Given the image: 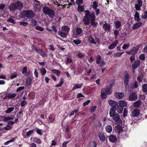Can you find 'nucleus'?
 <instances>
[{
  "label": "nucleus",
  "mask_w": 147,
  "mask_h": 147,
  "mask_svg": "<svg viewBox=\"0 0 147 147\" xmlns=\"http://www.w3.org/2000/svg\"><path fill=\"white\" fill-rule=\"evenodd\" d=\"M142 89L144 93H146L147 92V84H144L142 85Z\"/></svg>",
  "instance_id": "nucleus-36"
},
{
  "label": "nucleus",
  "mask_w": 147,
  "mask_h": 147,
  "mask_svg": "<svg viewBox=\"0 0 147 147\" xmlns=\"http://www.w3.org/2000/svg\"><path fill=\"white\" fill-rule=\"evenodd\" d=\"M34 141L36 143L38 144H40L42 143V142L40 139L36 138L34 139Z\"/></svg>",
  "instance_id": "nucleus-48"
},
{
  "label": "nucleus",
  "mask_w": 147,
  "mask_h": 147,
  "mask_svg": "<svg viewBox=\"0 0 147 147\" xmlns=\"http://www.w3.org/2000/svg\"><path fill=\"white\" fill-rule=\"evenodd\" d=\"M109 140L110 142H114L117 141V138L115 136L111 135L109 136Z\"/></svg>",
  "instance_id": "nucleus-21"
},
{
  "label": "nucleus",
  "mask_w": 147,
  "mask_h": 147,
  "mask_svg": "<svg viewBox=\"0 0 147 147\" xmlns=\"http://www.w3.org/2000/svg\"><path fill=\"white\" fill-rule=\"evenodd\" d=\"M142 25V22H138L134 24L132 27V28L133 30H135L140 28Z\"/></svg>",
  "instance_id": "nucleus-15"
},
{
  "label": "nucleus",
  "mask_w": 147,
  "mask_h": 147,
  "mask_svg": "<svg viewBox=\"0 0 147 147\" xmlns=\"http://www.w3.org/2000/svg\"><path fill=\"white\" fill-rule=\"evenodd\" d=\"M140 111L139 109H134L132 112V116L133 117H137L139 116Z\"/></svg>",
  "instance_id": "nucleus-13"
},
{
  "label": "nucleus",
  "mask_w": 147,
  "mask_h": 147,
  "mask_svg": "<svg viewBox=\"0 0 147 147\" xmlns=\"http://www.w3.org/2000/svg\"><path fill=\"white\" fill-rule=\"evenodd\" d=\"M124 52L122 53L118 52L114 54L113 55L114 57H120L121 56V55L124 53Z\"/></svg>",
  "instance_id": "nucleus-43"
},
{
  "label": "nucleus",
  "mask_w": 147,
  "mask_h": 147,
  "mask_svg": "<svg viewBox=\"0 0 147 147\" xmlns=\"http://www.w3.org/2000/svg\"><path fill=\"white\" fill-rule=\"evenodd\" d=\"M9 7L11 11H13L17 9L15 3L11 4L9 5Z\"/></svg>",
  "instance_id": "nucleus-22"
},
{
  "label": "nucleus",
  "mask_w": 147,
  "mask_h": 147,
  "mask_svg": "<svg viewBox=\"0 0 147 147\" xmlns=\"http://www.w3.org/2000/svg\"><path fill=\"white\" fill-rule=\"evenodd\" d=\"M76 55L80 58H82L84 56V54L80 52H77L76 54Z\"/></svg>",
  "instance_id": "nucleus-38"
},
{
  "label": "nucleus",
  "mask_w": 147,
  "mask_h": 147,
  "mask_svg": "<svg viewBox=\"0 0 147 147\" xmlns=\"http://www.w3.org/2000/svg\"><path fill=\"white\" fill-rule=\"evenodd\" d=\"M129 78V74L127 72H125L124 76V84L125 88L128 86Z\"/></svg>",
  "instance_id": "nucleus-8"
},
{
  "label": "nucleus",
  "mask_w": 147,
  "mask_h": 147,
  "mask_svg": "<svg viewBox=\"0 0 147 147\" xmlns=\"http://www.w3.org/2000/svg\"><path fill=\"white\" fill-rule=\"evenodd\" d=\"M21 15L22 18H26L30 19L33 18L35 13L33 11L31 10H23L21 12Z\"/></svg>",
  "instance_id": "nucleus-3"
},
{
  "label": "nucleus",
  "mask_w": 147,
  "mask_h": 147,
  "mask_svg": "<svg viewBox=\"0 0 147 147\" xmlns=\"http://www.w3.org/2000/svg\"><path fill=\"white\" fill-rule=\"evenodd\" d=\"M84 7L81 5H79L78 7V10L80 13L84 11Z\"/></svg>",
  "instance_id": "nucleus-34"
},
{
  "label": "nucleus",
  "mask_w": 147,
  "mask_h": 147,
  "mask_svg": "<svg viewBox=\"0 0 147 147\" xmlns=\"http://www.w3.org/2000/svg\"><path fill=\"white\" fill-rule=\"evenodd\" d=\"M14 109L13 107L9 108L5 111L6 113H9L12 111H13Z\"/></svg>",
  "instance_id": "nucleus-37"
},
{
  "label": "nucleus",
  "mask_w": 147,
  "mask_h": 147,
  "mask_svg": "<svg viewBox=\"0 0 147 147\" xmlns=\"http://www.w3.org/2000/svg\"><path fill=\"white\" fill-rule=\"evenodd\" d=\"M61 29V31H59L58 32L59 35L62 38L66 37L70 31V28L65 25L62 26Z\"/></svg>",
  "instance_id": "nucleus-2"
},
{
  "label": "nucleus",
  "mask_w": 147,
  "mask_h": 147,
  "mask_svg": "<svg viewBox=\"0 0 147 147\" xmlns=\"http://www.w3.org/2000/svg\"><path fill=\"white\" fill-rule=\"evenodd\" d=\"M142 17L144 19H145L147 17V11H145L144 14H142Z\"/></svg>",
  "instance_id": "nucleus-46"
},
{
  "label": "nucleus",
  "mask_w": 147,
  "mask_h": 147,
  "mask_svg": "<svg viewBox=\"0 0 147 147\" xmlns=\"http://www.w3.org/2000/svg\"><path fill=\"white\" fill-rule=\"evenodd\" d=\"M82 30L80 28H77L74 29L73 31V37L76 38L77 36L80 35L82 33Z\"/></svg>",
  "instance_id": "nucleus-7"
},
{
  "label": "nucleus",
  "mask_w": 147,
  "mask_h": 147,
  "mask_svg": "<svg viewBox=\"0 0 147 147\" xmlns=\"http://www.w3.org/2000/svg\"><path fill=\"white\" fill-rule=\"evenodd\" d=\"M114 24L115 25V28L116 29L119 28L121 26V22L119 21H115Z\"/></svg>",
  "instance_id": "nucleus-28"
},
{
  "label": "nucleus",
  "mask_w": 147,
  "mask_h": 147,
  "mask_svg": "<svg viewBox=\"0 0 147 147\" xmlns=\"http://www.w3.org/2000/svg\"><path fill=\"white\" fill-rule=\"evenodd\" d=\"M16 95V94L14 93H7L6 94V97H7V98H11L15 97Z\"/></svg>",
  "instance_id": "nucleus-30"
},
{
  "label": "nucleus",
  "mask_w": 147,
  "mask_h": 147,
  "mask_svg": "<svg viewBox=\"0 0 147 147\" xmlns=\"http://www.w3.org/2000/svg\"><path fill=\"white\" fill-rule=\"evenodd\" d=\"M140 61L139 60L136 61L132 65V68L133 69H135L139 65Z\"/></svg>",
  "instance_id": "nucleus-14"
},
{
  "label": "nucleus",
  "mask_w": 147,
  "mask_h": 147,
  "mask_svg": "<svg viewBox=\"0 0 147 147\" xmlns=\"http://www.w3.org/2000/svg\"><path fill=\"white\" fill-rule=\"evenodd\" d=\"M138 3L136 4L135 7L138 10H141V7L142 6V1L141 0H137Z\"/></svg>",
  "instance_id": "nucleus-10"
},
{
  "label": "nucleus",
  "mask_w": 147,
  "mask_h": 147,
  "mask_svg": "<svg viewBox=\"0 0 147 147\" xmlns=\"http://www.w3.org/2000/svg\"><path fill=\"white\" fill-rule=\"evenodd\" d=\"M117 111L119 113H121L123 111V108L121 107H118L117 109Z\"/></svg>",
  "instance_id": "nucleus-44"
},
{
  "label": "nucleus",
  "mask_w": 147,
  "mask_h": 147,
  "mask_svg": "<svg viewBox=\"0 0 147 147\" xmlns=\"http://www.w3.org/2000/svg\"><path fill=\"white\" fill-rule=\"evenodd\" d=\"M41 74L43 75H45L46 73V69L44 68L41 69Z\"/></svg>",
  "instance_id": "nucleus-55"
},
{
  "label": "nucleus",
  "mask_w": 147,
  "mask_h": 147,
  "mask_svg": "<svg viewBox=\"0 0 147 147\" xmlns=\"http://www.w3.org/2000/svg\"><path fill=\"white\" fill-rule=\"evenodd\" d=\"M78 111V110H75L72 111L70 113L69 115V117H71L72 115H73L74 113H76Z\"/></svg>",
  "instance_id": "nucleus-54"
},
{
  "label": "nucleus",
  "mask_w": 147,
  "mask_h": 147,
  "mask_svg": "<svg viewBox=\"0 0 147 147\" xmlns=\"http://www.w3.org/2000/svg\"><path fill=\"white\" fill-rule=\"evenodd\" d=\"M36 51L38 53L40 54L42 57H47V55L42 50H37Z\"/></svg>",
  "instance_id": "nucleus-26"
},
{
  "label": "nucleus",
  "mask_w": 147,
  "mask_h": 147,
  "mask_svg": "<svg viewBox=\"0 0 147 147\" xmlns=\"http://www.w3.org/2000/svg\"><path fill=\"white\" fill-rule=\"evenodd\" d=\"M100 140L102 141H104L105 140V138L103 134L102 133H100L98 134Z\"/></svg>",
  "instance_id": "nucleus-31"
},
{
  "label": "nucleus",
  "mask_w": 147,
  "mask_h": 147,
  "mask_svg": "<svg viewBox=\"0 0 147 147\" xmlns=\"http://www.w3.org/2000/svg\"><path fill=\"white\" fill-rule=\"evenodd\" d=\"M7 21L9 22H10L14 24H15L16 23L15 21L11 18H9L7 20Z\"/></svg>",
  "instance_id": "nucleus-52"
},
{
  "label": "nucleus",
  "mask_w": 147,
  "mask_h": 147,
  "mask_svg": "<svg viewBox=\"0 0 147 147\" xmlns=\"http://www.w3.org/2000/svg\"><path fill=\"white\" fill-rule=\"evenodd\" d=\"M115 132L118 135L120 134L123 131L122 126L119 125H117L115 127Z\"/></svg>",
  "instance_id": "nucleus-11"
},
{
  "label": "nucleus",
  "mask_w": 147,
  "mask_h": 147,
  "mask_svg": "<svg viewBox=\"0 0 147 147\" xmlns=\"http://www.w3.org/2000/svg\"><path fill=\"white\" fill-rule=\"evenodd\" d=\"M28 24V23L27 22H20V25L24 26H26Z\"/></svg>",
  "instance_id": "nucleus-60"
},
{
  "label": "nucleus",
  "mask_w": 147,
  "mask_h": 147,
  "mask_svg": "<svg viewBox=\"0 0 147 147\" xmlns=\"http://www.w3.org/2000/svg\"><path fill=\"white\" fill-rule=\"evenodd\" d=\"M112 93L111 89L110 88L108 87L107 89L103 88L101 91V97L102 98L104 99L106 97V94L110 95Z\"/></svg>",
  "instance_id": "nucleus-5"
},
{
  "label": "nucleus",
  "mask_w": 147,
  "mask_h": 147,
  "mask_svg": "<svg viewBox=\"0 0 147 147\" xmlns=\"http://www.w3.org/2000/svg\"><path fill=\"white\" fill-rule=\"evenodd\" d=\"M118 43V40H116L113 43L108 47V49H113L116 47Z\"/></svg>",
  "instance_id": "nucleus-17"
},
{
  "label": "nucleus",
  "mask_w": 147,
  "mask_h": 147,
  "mask_svg": "<svg viewBox=\"0 0 147 147\" xmlns=\"http://www.w3.org/2000/svg\"><path fill=\"white\" fill-rule=\"evenodd\" d=\"M98 5V4L96 2H94L93 3V5H92L94 9L97 8V7Z\"/></svg>",
  "instance_id": "nucleus-58"
},
{
  "label": "nucleus",
  "mask_w": 147,
  "mask_h": 147,
  "mask_svg": "<svg viewBox=\"0 0 147 147\" xmlns=\"http://www.w3.org/2000/svg\"><path fill=\"white\" fill-rule=\"evenodd\" d=\"M24 87H20L18 88L16 90V92H20L23 90L24 89Z\"/></svg>",
  "instance_id": "nucleus-63"
},
{
  "label": "nucleus",
  "mask_w": 147,
  "mask_h": 147,
  "mask_svg": "<svg viewBox=\"0 0 147 147\" xmlns=\"http://www.w3.org/2000/svg\"><path fill=\"white\" fill-rule=\"evenodd\" d=\"M0 118H1V120L4 121H7L12 120L13 118L11 117H5L4 116H0Z\"/></svg>",
  "instance_id": "nucleus-23"
},
{
  "label": "nucleus",
  "mask_w": 147,
  "mask_h": 147,
  "mask_svg": "<svg viewBox=\"0 0 147 147\" xmlns=\"http://www.w3.org/2000/svg\"><path fill=\"white\" fill-rule=\"evenodd\" d=\"M88 39L89 42L92 44H96V42L94 40L93 37L91 36H89L88 37Z\"/></svg>",
  "instance_id": "nucleus-24"
},
{
  "label": "nucleus",
  "mask_w": 147,
  "mask_h": 147,
  "mask_svg": "<svg viewBox=\"0 0 147 147\" xmlns=\"http://www.w3.org/2000/svg\"><path fill=\"white\" fill-rule=\"evenodd\" d=\"M103 28L106 31H109L111 28V26L107 23H105L102 26Z\"/></svg>",
  "instance_id": "nucleus-20"
},
{
  "label": "nucleus",
  "mask_w": 147,
  "mask_h": 147,
  "mask_svg": "<svg viewBox=\"0 0 147 147\" xmlns=\"http://www.w3.org/2000/svg\"><path fill=\"white\" fill-rule=\"evenodd\" d=\"M96 106H94L92 107H91L90 108V111L91 112H94L96 109Z\"/></svg>",
  "instance_id": "nucleus-49"
},
{
  "label": "nucleus",
  "mask_w": 147,
  "mask_h": 147,
  "mask_svg": "<svg viewBox=\"0 0 147 147\" xmlns=\"http://www.w3.org/2000/svg\"><path fill=\"white\" fill-rule=\"evenodd\" d=\"M139 58L142 61H144L145 59V56L144 54L140 55L139 56Z\"/></svg>",
  "instance_id": "nucleus-42"
},
{
  "label": "nucleus",
  "mask_w": 147,
  "mask_h": 147,
  "mask_svg": "<svg viewBox=\"0 0 147 147\" xmlns=\"http://www.w3.org/2000/svg\"><path fill=\"white\" fill-rule=\"evenodd\" d=\"M35 29L40 31H43L44 30L43 28L38 26H36Z\"/></svg>",
  "instance_id": "nucleus-57"
},
{
  "label": "nucleus",
  "mask_w": 147,
  "mask_h": 147,
  "mask_svg": "<svg viewBox=\"0 0 147 147\" xmlns=\"http://www.w3.org/2000/svg\"><path fill=\"white\" fill-rule=\"evenodd\" d=\"M106 131L108 133L111 132L112 130V126L110 125H107L105 127Z\"/></svg>",
  "instance_id": "nucleus-32"
},
{
  "label": "nucleus",
  "mask_w": 147,
  "mask_h": 147,
  "mask_svg": "<svg viewBox=\"0 0 147 147\" xmlns=\"http://www.w3.org/2000/svg\"><path fill=\"white\" fill-rule=\"evenodd\" d=\"M101 59V56L99 55H98L96 59V62L97 64H100V61Z\"/></svg>",
  "instance_id": "nucleus-39"
},
{
  "label": "nucleus",
  "mask_w": 147,
  "mask_h": 147,
  "mask_svg": "<svg viewBox=\"0 0 147 147\" xmlns=\"http://www.w3.org/2000/svg\"><path fill=\"white\" fill-rule=\"evenodd\" d=\"M119 105L121 107H125L127 105V103L125 101L120 100L119 102Z\"/></svg>",
  "instance_id": "nucleus-25"
},
{
  "label": "nucleus",
  "mask_w": 147,
  "mask_h": 147,
  "mask_svg": "<svg viewBox=\"0 0 147 147\" xmlns=\"http://www.w3.org/2000/svg\"><path fill=\"white\" fill-rule=\"evenodd\" d=\"M113 120L115 122L119 123H122V121L120 118L119 115L118 114H115L114 115L111 117Z\"/></svg>",
  "instance_id": "nucleus-9"
},
{
  "label": "nucleus",
  "mask_w": 147,
  "mask_h": 147,
  "mask_svg": "<svg viewBox=\"0 0 147 147\" xmlns=\"http://www.w3.org/2000/svg\"><path fill=\"white\" fill-rule=\"evenodd\" d=\"M135 60V55H132L130 57V60L131 62L132 63Z\"/></svg>",
  "instance_id": "nucleus-56"
},
{
  "label": "nucleus",
  "mask_w": 147,
  "mask_h": 147,
  "mask_svg": "<svg viewBox=\"0 0 147 147\" xmlns=\"http://www.w3.org/2000/svg\"><path fill=\"white\" fill-rule=\"evenodd\" d=\"M27 67L26 66L24 67L23 68L22 71V73L23 74H25L27 72Z\"/></svg>",
  "instance_id": "nucleus-59"
},
{
  "label": "nucleus",
  "mask_w": 147,
  "mask_h": 147,
  "mask_svg": "<svg viewBox=\"0 0 147 147\" xmlns=\"http://www.w3.org/2000/svg\"><path fill=\"white\" fill-rule=\"evenodd\" d=\"M137 96L136 93L131 94L129 97V99L130 100L134 101L137 98Z\"/></svg>",
  "instance_id": "nucleus-18"
},
{
  "label": "nucleus",
  "mask_w": 147,
  "mask_h": 147,
  "mask_svg": "<svg viewBox=\"0 0 147 147\" xmlns=\"http://www.w3.org/2000/svg\"><path fill=\"white\" fill-rule=\"evenodd\" d=\"M134 105L135 107H139L141 105V101L140 100L136 101L134 102Z\"/></svg>",
  "instance_id": "nucleus-35"
},
{
  "label": "nucleus",
  "mask_w": 147,
  "mask_h": 147,
  "mask_svg": "<svg viewBox=\"0 0 147 147\" xmlns=\"http://www.w3.org/2000/svg\"><path fill=\"white\" fill-rule=\"evenodd\" d=\"M85 12V16L83 19L84 24L89 25L91 20L92 25L94 27H96L97 24L94 22L96 18L94 13H91L90 11L88 10L86 11Z\"/></svg>",
  "instance_id": "nucleus-1"
},
{
  "label": "nucleus",
  "mask_w": 147,
  "mask_h": 147,
  "mask_svg": "<svg viewBox=\"0 0 147 147\" xmlns=\"http://www.w3.org/2000/svg\"><path fill=\"white\" fill-rule=\"evenodd\" d=\"M115 97L117 98L120 99L122 98L124 96V93L123 92H117L115 94Z\"/></svg>",
  "instance_id": "nucleus-16"
},
{
  "label": "nucleus",
  "mask_w": 147,
  "mask_h": 147,
  "mask_svg": "<svg viewBox=\"0 0 147 147\" xmlns=\"http://www.w3.org/2000/svg\"><path fill=\"white\" fill-rule=\"evenodd\" d=\"M82 84H75L74 86L72 88V90H74L76 89L80 88L82 86Z\"/></svg>",
  "instance_id": "nucleus-27"
},
{
  "label": "nucleus",
  "mask_w": 147,
  "mask_h": 147,
  "mask_svg": "<svg viewBox=\"0 0 147 147\" xmlns=\"http://www.w3.org/2000/svg\"><path fill=\"white\" fill-rule=\"evenodd\" d=\"M42 11L45 14L47 15L51 18H53L55 16V11L47 7H43Z\"/></svg>",
  "instance_id": "nucleus-4"
},
{
  "label": "nucleus",
  "mask_w": 147,
  "mask_h": 147,
  "mask_svg": "<svg viewBox=\"0 0 147 147\" xmlns=\"http://www.w3.org/2000/svg\"><path fill=\"white\" fill-rule=\"evenodd\" d=\"M27 104V102L26 101L23 100L22 102L21 105V107H23L25 106Z\"/></svg>",
  "instance_id": "nucleus-64"
},
{
  "label": "nucleus",
  "mask_w": 147,
  "mask_h": 147,
  "mask_svg": "<svg viewBox=\"0 0 147 147\" xmlns=\"http://www.w3.org/2000/svg\"><path fill=\"white\" fill-rule=\"evenodd\" d=\"M4 128L6 130H9L11 129V127L9 125H8L5 127Z\"/></svg>",
  "instance_id": "nucleus-62"
},
{
  "label": "nucleus",
  "mask_w": 147,
  "mask_h": 147,
  "mask_svg": "<svg viewBox=\"0 0 147 147\" xmlns=\"http://www.w3.org/2000/svg\"><path fill=\"white\" fill-rule=\"evenodd\" d=\"M17 76V74L16 73L11 74V76L10 78L11 79H13L15 78H16Z\"/></svg>",
  "instance_id": "nucleus-45"
},
{
  "label": "nucleus",
  "mask_w": 147,
  "mask_h": 147,
  "mask_svg": "<svg viewBox=\"0 0 147 147\" xmlns=\"http://www.w3.org/2000/svg\"><path fill=\"white\" fill-rule=\"evenodd\" d=\"M129 44H124L122 47V48L123 49H125L129 47Z\"/></svg>",
  "instance_id": "nucleus-51"
},
{
  "label": "nucleus",
  "mask_w": 147,
  "mask_h": 147,
  "mask_svg": "<svg viewBox=\"0 0 147 147\" xmlns=\"http://www.w3.org/2000/svg\"><path fill=\"white\" fill-rule=\"evenodd\" d=\"M128 111L127 109L124 108L123 112V117H125L127 114Z\"/></svg>",
  "instance_id": "nucleus-50"
},
{
  "label": "nucleus",
  "mask_w": 147,
  "mask_h": 147,
  "mask_svg": "<svg viewBox=\"0 0 147 147\" xmlns=\"http://www.w3.org/2000/svg\"><path fill=\"white\" fill-rule=\"evenodd\" d=\"M134 19L135 21H138L140 20V14L137 11H136L134 16Z\"/></svg>",
  "instance_id": "nucleus-29"
},
{
  "label": "nucleus",
  "mask_w": 147,
  "mask_h": 147,
  "mask_svg": "<svg viewBox=\"0 0 147 147\" xmlns=\"http://www.w3.org/2000/svg\"><path fill=\"white\" fill-rule=\"evenodd\" d=\"M119 31L117 30H115L114 31V36H115V38L116 39L117 38V36L119 34Z\"/></svg>",
  "instance_id": "nucleus-53"
},
{
  "label": "nucleus",
  "mask_w": 147,
  "mask_h": 147,
  "mask_svg": "<svg viewBox=\"0 0 147 147\" xmlns=\"http://www.w3.org/2000/svg\"><path fill=\"white\" fill-rule=\"evenodd\" d=\"M52 71L57 76H58L60 74V71L56 69H53L52 70Z\"/></svg>",
  "instance_id": "nucleus-41"
},
{
  "label": "nucleus",
  "mask_w": 147,
  "mask_h": 147,
  "mask_svg": "<svg viewBox=\"0 0 147 147\" xmlns=\"http://www.w3.org/2000/svg\"><path fill=\"white\" fill-rule=\"evenodd\" d=\"M5 5L3 4L0 3V10H3L5 7Z\"/></svg>",
  "instance_id": "nucleus-61"
},
{
  "label": "nucleus",
  "mask_w": 147,
  "mask_h": 147,
  "mask_svg": "<svg viewBox=\"0 0 147 147\" xmlns=\"http://www.w3.org/2000/svg\"><path fill=\"white\" fill-rule=\"evenodd\" d=\"M16 9L21 10L23 7V4L20 1H17L15 3Z\"/></svg>",
  "instance_id": "nucleus-12"
},
{
  "label": "nucleus",
  "mask_w": 147,
  "mask_h": 147,
  "mask_svg": "<svg viewBox=\"0 0 147 147\" xmlns=\"http://www.w3.org/2000/svg\"><path fill=\"white\" fill-rule=\"evenodd\" d=\"M26 84L28 85L29 86L31 84L32 80L31 78H28L26 79Z\"/></svg>",
  "instance_id": "nucleus-40"
},
{
  "label": "nucleus",
  "mask_w": 147,
  "mask_h": 147,
  "mask_svg": "<svg viewBox=\"0 0 147 147\" xmlns=\"http://www.w3.org/2000/svg\"><path fill=\"white\" fill-rule=\"evenodd\" d=\"M142 45L141 44H139L137 46H135V47L132 48L129 51H126V53L130 55H134L136 54L138 52L139 48Z\"/></svg>",
  "instance_id": "nucleus-6"
},
{
  "label": "nucleus",
  "mask_w": 147,
  "mask_h": 147,
  "mask_svg": "<svg viewBox=\"0 0 147 147\" xmlns=\"http://www.w3.org/2000/svg\"><path fill=\"white\" fill-rule=\"evenodd\" d=\"M115 109L114 108H111L109 114L110 116L112 117L115 114Z\"/></svg>",
  "instance_id": "nucleus-33"
},
{
  "label": "nucleus",
  "mask_w": 147,
  "mask_h": 147,
  "mask_svg": "<svg viewBox=\"0 0 147 147\" xmlns=\"http://www.w3.org/2000/svg\"><path fill=\"white\" fill-rule=\"evenodd\" d=\"M109 104L111 107H115L118 105V103L112 100H110L108 101Z\"/></svg>",
  "instance_id": "nucleus-19"
},
{
  "label": "nucleus",
  "mask_w": 147,
  "mask_h": 147,
  "mask_svg": "<svg viewBox=\"0 0 147 147\" xmlns=\"http://www.w3.org/2000/svg\"><path fill=\"white\" fill-rule=\"evenodd\" d=\"M73 41V42L77 45L80 44L81 42V41L78 39L74 40Z\"/></svg>",
  "instance_id": "nucleus-47"
}]
</instances>
